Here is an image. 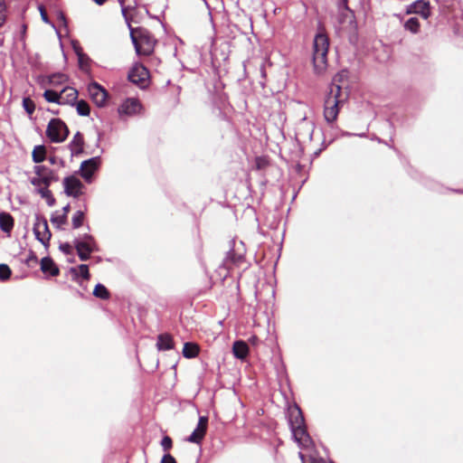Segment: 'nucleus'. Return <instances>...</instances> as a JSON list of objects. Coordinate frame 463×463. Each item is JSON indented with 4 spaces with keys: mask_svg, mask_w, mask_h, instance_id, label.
<instances>
[{
    "mask_svg": "<svg viewBox=\"0 0 463 463\" xmlns=\"http://www.w3.org/2000/svg\"><path fill=\"white\" fill-rule=\"evenodd\" d=\"M74 104L76 105L77 113L80 116L86 117V116L90 115V109L88 102H86L83 99H80L79 101L76 100V102Z\"/></svg>",
    "mask_w": 463,
    "mask_h": 463,
    "instance_id": "obj_31",
    "label": "nucleus"
},
{
    "mask_svg": "<svg viewBox=\"0 0 463 463\" xmlns=\"http://www.w3.org/2000/svg\"><path fill=\"white\" fill-rule=\"evenodd\" d=\"M68 147L71 151V156H78L83 153L84 149V137L83 135L78 131L69 143Z\"/></svg>",
    "mask_w": 463,
    "mask_h": 463,
    "instance_id": "obj_15",
    "label": "nucleus"
},
{
    "mask_svg": "<svg viewBox=\"0 0 463 463\" xmlns=\"http://www.w3.org/2000/svg\"><path fill=\"white\" fill-rule=\"evenodd\" d=\"M339 23L348 24L351 27H356L355 17L354 12L348 7L347 0H340L339 3Z\"/></svg>",
    "mask_w": 463,
    "mask_h": 463,
    "instance_id": "obj_12",
    "label": "nucleus"
},
{
    "mask_svg": "<svg viewBox=\"0 0 463 463\" xmlns=\"http://www.w3.org/2000/svg\"><path fill=\"white\" fill-rule=\"evenodd\" d=\"M203 2H206V0H203Z\"/></svg>",
    "mask_w": 463,
    "mask_h": 463,
    "instance_id": "obj_61",
    "label": "nucleus"
},
{
    "mask_svg": "<svg viewBox=\"0 0 463 463\" xmlns=\"http://www.w3.org/2000/svg\"><path fill=\"white\" fill-rule=\"evenodd\" d=\"M14 228V218L8 213H0V229L6 233H10Z\"/></svg>",
    "mask_w": 463,
    "mask_h": 463,
    "instance_id": "obj_23",
    "label": "nucleus"
},
{
    "mask_svg": "<svg viewBox=\"0 0 463 463\" xmlns=\"http://www.w3.org/2000/svg\"><path fill=\"white\" fill-rule=\"evenodd\" d=\"M260 71H261V76L263 78H265L266 77V71H265L264 65H261Z\"/></svg>",
    "mask_w": 463,
    "mask_h": 463,
    "instance_id": "obj_55",
    "label": "nucleus"
},
{
    "mask_svg": "<svg viewBox=\"0 0 463 463\" xmlns=\"http://www.w3.org/2000/svg\"><path fill=\"white\" fill-rule=\"evenodd\" d=\"M73 50H74V52L76 53L77 56H78V53L84 54V52H82L81 47L79 46V45L73 44Z\"/></svg>",
    "mask_w": 463,
    "mask_h": 463,
    "instance_id": "obj_50",
    "label": "nucleus"
},
{
    "mask_svg": "<svg viewBox=\"0 0 463 463\" xmlns=\"http://www.w3.org/2000/svg\"><path fill=\"white\" fill-rule=\"evenodd\" d=\"M90 58L87 54H80L78 53V62L79 66L81 70H87L90 66Z\"/></svg>",
    "mask_w": 463,
    "mask_h": 463,
    "instance_id": "obj_39",
    "label": "nucleus"
},
{
    "mask_svg": "<svg viewBox=\"0 0 463 463\" xmlns=\"http://www.w3.org/2000/svg\"><path fill=\"white\" fill-rule=\"evenodd\" d=\"M128 80L140 88H146L149 83V71L141 63L133 65L128 72Z\"/></svg>",
    "mask_w": 463,
    "mask_h": 463,
    "instance_id": "obj_8",
    "label": "nucleus"
},
{
    "mask_svg": "<svg viewBox=\"0 0 463 463\" xmlns=\"http://www.w3.org/2000/svg\"><path fill=\"white\" fill-rule=\"evenodd\" d=\"M118 3L127 25H129V22H133L134 16L137 15L138 7H144L146 13H149L147 6L143 4V0H118Z\"/></svg>",
    "mask_w": 463,
    "mask_h": 463,
    "instance_id": "obj_6",
    "label": "nucleus"
},
{
    "mask_svg": "<svg viewBox=\"0 0 463 463\" xmlns=\"http://www.w3.org/2000/svg\"><path fill=\"white\" fill-rule=\"evenodd\" d=\"M329 39L324 33L316 34L313 43V65L317 74H322L327 67Z\"/></svg>",
    "mask_w": 463,
    "mask_h": 463,
    "instance_id": "obj_3",
    "label": "nucleus"
},
{
    "mask_svg": "<svg viewBox=\"0 0 463 463\" xmlns=\"http://www.w3.org/2000/svg\"><path fill=\"white\" fill-rule=\"evenodd\" d=\"M203 2H206V0H203Z\"/></svg>",
    "mask_w": 463,
    "mask_h": 463,
    "instance_id": "obj_59",
    "label": "nucleus"
},
{
    "mask_svg": "<svg viewBox=\"0 0 463 463\" xmlns=\"http://www.w3.org/2000/svg\"><path fill=\"white\" fill-rule=\"evenodd\" d=\"M299 458L302 463H324L325 460L321 458H317L313 453L299 452Z\"/></svg>",
    "mask_w": 463,
    "mask_h": 463,
    "instance_id": "obj_30",
    "label": "nucleus"
},
{
    "mask_svg": "<svg viewBox=\"0 0 463 463\" xmlns=\"http://www.w3.org/2000/svg\"><path fill=\"white\" fill-rule=\"evenodd\" d=\"M232 353L236 358L244 360L249 354V346L242 340L235 341L232 345Z\"/></svg>",
    "mask_w": 463,
    "mask_h": 463,
    "instance_id": "obj_21",
    "label": "nucleus"
},
{
    "mask_svg": "<svg viewBox=\"0 0 463 463\" xmlns=\"http://www.w3.org/2000/svg\"><path fill=\"white\" fill-rule=\"evenodd\" d=\"M93 1H94L97 5H104V4L107 2V0H93Z\"/></svg>",
    "mask_w": 463,
    "mask_h": 463,
    "instance_id": "obj_54",
    "label": "nucleus"
},
{
    "mask_svg": "<svg viewBox=\"0 0 463 463\" xmlns=\"http://www.w3.org/2000/svg\"><path fill=\"white\" fill-rule=\"evenodd\" d=\"M69 128L61 118H52L46 128V137L52 143H61L69 136Z\"/></svg>",
    "mask_w": 463,
    "mask_h": 463,
    "instance_id": "obj_5",
    "label": "nucleus"
},
{
    "mask_svg": "<svg viewBox=\"0 0 463 463\" xmlns=\"http://www.w3.org/2000/svg\"><path fill=\"white\" fill-rule=\"evenodd\" d=\"M203 2H206V0H203Z\"/></svg>",
    "mask_w": 463,
    "mask_h": 463,
    "instance_id": "obj_62",
    "label": "nucleus"
},
{
    "mask_svg": "<svg viewBox=\"0 0 463 463\" xmlns=\"http://www.w3.org/2000/svg\"><path fill=\"white\" fill-rule=\"evenodd\" d=\"M67 222V216L65 214H60L58 212H55L52 214L51 222L58 229Z\"/></svg>",
    "mask_w": 463,
    "mask_h": 463,
    "instance_id": "obj_34",
    "label": "nucleus"
},
{
    "mask_svg": "<svg viewBox=\"0 0 463 463\" xmlns=\"http://www.w3.org/2000/svg\"><path fill=\"white\" fill-rule=\"evenodd\" d=\"M48 160H49V162L52 165H55L57 163V157L56 156H50Z\"/></svg>",
    "mask_w": 463,
    "mask_h": 463,
    "instance_id": "obj_53",
    "label": "nucleus"
},
{
    "mask_svg": "<svg viewBox=\"0 0 463 463\" xmlns=\"http://www.w3.org/2000/svg\"><path fill=\"white\" fill-rule=\"evenodd\" d=\"M160 444L163 450L167 452L173 447V440L169 436H164L163 439H161Z\"/></svg>",
    "mask_w": 463,
    "mask_h": 463,
    "instance_id": "obj_42",
    "label": "nucleus"
},
{
    "mask_svg": "<svg viewBox=\"0 0 463 463\" xmlns=\"http://www.w3.org/2000/svg\"><path fill=\"white\" fill-rule=\"evenodd\" d=\"M157 349L160 351L171 350L174 348L173 338L169 334H160L157 336Z\"/></svg>",
    "mask_w": 463,
    "mask_h": 463,
    "instance_id": "obj_22",
    "label": "nucleus"
},
{
    "mask_svg": "<svg viewBox=\"0 0 463 463\" xmlns=\"http://www.w3.org/2000/svg\"><path fill=\"white\" fill-rule=\"evenodd\" d=\"M77 269L79 270V273L80 275L84 279H89L90 275V271H89V267L88 265L86 264H80L78 266V268H71V271L72 273H75L77 274Z\"/></svg>",
    "mask_w": 463,
    "mask_h": 463,
    "instance_id": "obj_36",
    "label": "nucleus"
},
{
    "mask_svg": "<svg viewBox=\"0 0 463 463\" xmlns=\"http://www.w3.org/2000/svg\"><path fill=\"white\" fill-rule=\"evenodd\" d=\"M41 270L51 277H56L60 274V269L50 257H44L41 260Z\"/></svg>",
    "mask_w": 463,
    "mask_h": 463,
    "instance_id": "obj_17",
    "label": "nucleus"
},
{
    "mask_svg": "<svg viewBox=\"0 0 463 463\" xmlns=\"http://www.w3.org/2000/svg\"><path fill=\"white\" fill-rule=\"evenodd\" d=\"M132 22L127 25L130 32V39L134 45L137 55L149 56L154 52L157 43L154 35L144 27L133 28Z\"/></svg>",
    "mask_w": 463,
    "mask_h": 463,
    "instance_id": "obj_2",
    "label": "nucleus"
},
{
    "mask_svg": "<svg viewBox=\"0 0 463 463\" xmlns=\"http://www.w3.org/2000/svg\"><path fill=\"white\" fill-rule=\"evenodd\" d=\"M308 128H309V130H310L308 135H309V137H311V136H312V132H313V127H312V125H311V124H310V126L308 127Z\"/></svg>",
    "mask_w": 463,
    "mask_h": 463,
    "instance_id": "obj_56",
    "label": "nucleus"
},
{
    "mask_svg": "<svg viewBox=\"0 0 463 463\" xmlns=\"http://www.w3.org/2000/svg\"><path fill=\"white\" fill-rule=\"evenodd\" d=\"M407 14H417L428 19L430 16V3L425 0H417L408 6Z\"/></svg>",
    "mask_w": 463,
    "mask_h": 463,
    "instance_id": "obj_14",
    "label": "nucleus"
},
{
    "mask_svg": "<svg viewBox=\"0 0 463 463\" xmlns=\"http://www.w3.org/2000/svg\"><path fill=\"white\" fill-rule=\"evenodd\" d=\"M23 107L24 110L28 113V115H33L35 110V103L29 97L23 99Z\"/></svg>",
    "mask_w": 463,
    "mask_h": 463,
    "instance_id": "obj_37",
    "label": "nucleus"
},
{
    "mask_svg": "<svg viewBox=\"0 0 463 463\" xmlns=\"http://www.w3.org/2000/svg\"><path fill=\"white\" fill-rule=\"evenodd\" d=\"M43 98L48 102L56 103L59 105H61V99H62L59 91L52 90H46L43 93Z\"/></svg>",
    "mask_w": 463,
    "mask_h": 463,
    "instance_id": "obj_27",
    "label": "nucleus"
},
{
    "mask_svg": "<svg viewBox=\"0 0 463 463\" xmlns=\"http://www.w3.org/2000/svg\"><path fill=\"white\" fill-rule=\"evenodd\" d=\"M80 239L81 241H87V242H89V244H92L93 246H96L94 238L90 234L85 233Z\"/></svg>",
    "mask_w": 463,
    "mask_h": 463,
    "instance_id": "obj_47",
    "label": "nucleus"
},
{
    "mask_svg": "<svg viewBox=\"0 0 463 463\" xmlns=\"http://www.w3.org/2000/svg\"><path fill=\"white\" fill-rule=\"evenodd\" d=\"M6 21V4L5 0H0V28Z\"/></svg>",
    "mask_w": 463,
    "mask_h": 463,
    "instance_id": "obj_41",
    "label": "nucleus"
},
{
    "mask_svg": "<svg viewBox=\"0 0 463 463\" xmlns=\"http://www.w3.org/2000/svg\"><path fill=\"white\" fill-rule=\"evenodd\" d=\"M342 88L339 85L330 86L329 92L324 102V118L328 124H333L339 114V103Z\"/></svg>",
    "mask_w": 463,
    "mask_h": 463,
    "instance_id": "obj_4",
    "label": "nucleus"
},
{
    "mask_svg": "<svg viewBox=\"0 0 463 463\" xmlns=\"http://www.w3.org/2000/svg\"><path fill=\"white\" fill-rule=\"evenodd\" d=\"M100 159L99 156L91 157L81 163L80 172L84 180L90 182L93 173L98 169Z\"/></svg>",
    "mask_w": 463,
    "mask_h": 463,
    "instance_id": "obj_13",
    "label": "nucleus"
},
{
    "mask_svg": "<svg viewBox=\"0 0 463 463\" xmlns=\"http://www.w3.org/2000/svg\"><path fill=\"white\" fill-rule=\"evenodd\" d=\"M38 193L41 194L43 198L46 199L47 204L49 206H53L55 204V198L53 197L52 192L48 189V187L39 188Z\"/></svg>",
    "mask_w": 463,
    "mask_h": 463,
    "instance_id": "obj_33",
    "label": "nucleus"
},
{
    "mask_svg": "<svg viewBox=\"0 0 463 463\" xmlns=\"http://www.w3.org/2000/svg\"><path fill=\"white\" fill-rule=\"evenodd\" d=\"M68 80V77L63 73H53L49 76L48 81L51 85H61Z\"/></svg>",
    "mask_w": 463,
    "mask_h": 463,
    "instance_id": "obj_32",
    "label": "nucleus"
},
{
    "mask_svg": "<svg viewBox=\"0 0 463 463\" xmlns=\"http://www.w3.org/2000/svg\"><path fill=\"white\" fill-rule=\"evenodd\" d=\"M161 463H177L175 458L169 453H165L161 459Z\"/></svg>",
    "mask_w": 463,
    "mask_h": 463,
    "instance_id": "obj_45",
    "label": "nucleus"
},
{
    "mask_svg": "<svg viewBox=\"0 0 463 463\" xmlns=\"http://www.w3.org/2000/svg\"><path fill=\"white\" fill-rule=\"evenodd\" d=\"M285 417L288 420L294 439L299 446H307L311 442V438L307 430L301 407H287Z\"/></svg>",
    "mask_w": 463,
    "mask_h": 463,
    "instance_id": "obj_1",
    "label": "nucleus"
},
{
    "mask_svg": "<svg viewBox=\"0 0 463 463\" xmlns=\"http://www.w3.org/2000/svg\"><path fill=\"white\" fill-rule=\"evenodd\" d=\"M59 249L65 255H71L73 253L72 246L69 242L61 243Z\"/></svg>",
    "mask_w": 463,
    "mask_h": 463,
    "instance_id": "obj_44",
    "label": "nucleus"
},
{
    "mask_svg": "<svg viewBox=\"0 0 463 463\" xmlns=\"http://www.w3.org/2000/svg\"><path fill=\"white\" fill-rule=\"evenodd\" d=\"M64 193L68 196L79 197L82 194L83 184L74 175L66 176L63 179Z\"/></svg>",
    "mask_w": 463,
    "mask_h": 463,
    "instance_id": "obj_9",
    "label": "nucleus"
},
{
    "mask_svg": "<svg viewBox=\"0 0 463 463\" xmlns=\"http://www.w3.org/2000/svg\"><path fill=\"white\" fill-rule=\"evenodd\" d=\"M33 172L39 177H48L49 186L52 182L58 181V176L56 175L54 171L46 167L45 165H35L33 167Z\"/></svg>",
    "mask_w": 463,
    "mask_h": 463,
    "instance_id": "obj_20",
    "label": "nucleus"
},
{
    "mask_svg": "<svg viewBox=\"0 0 463 463\" xmlns=\"http://www.w3.org/2000/svg\"><path fill=\"white\" fill-rule=\"evenodd\" d=\"M37 261H38L37 257L35 256V254L33 251H31L29 256L25 260V264L27 266H31L32 263H37Z\"/></svg>",
    "mask_w": 463,
    "mask_h": 463,
    "instance_id": "obj_46",
    "label": "nucleus"
},
{
    "mask_svg": "<svg viewBox=\"0 0 463 463\" xmlns=\"http://www.w3.org/2000/svg\"><path fill=\"white\" fill-rule=\"evenodd\" d=\"M61 105H74L78 98V90L71 87H65L61 91Z\"/></svg>",
    "mask_w": 463,
    "mask_h": 463,
    "instance_id": "obj_18",
    "label": "nucleus"
},
{
    "mask_svg": "<svg viewBox=\"0 0 463 463\" xmlns=\"http://www.w3.org/2000/svg\"><path fill=\"white\" fill-rule=\"evenodd\" d=\"M73 243L77 252H94L96 250V246L89 244L87 241H81L80 239H75Z\"/></svg>",
    "mask_w": 463,
    "mask_h": 463,
    "instance_id": "obj_26",
    "label": "nucleus"
},
{
    "mask_svg": "<svg viewBox=\"0 0 463 463\" xmlns=\"http://www.w3.org/2000/svg\"><path fill=\"white\" fill-rule=\"evenodd\" d=\"M257 169H265L269 165V160L264 156H258L255 160Z\"/></svg>",
    "mask_w": 463,
    "mask_h": 463,
    "instance_id": "obj_43",
    "label": "nucleus"
},
{
    "mask_svg": "<svg viewBox=\"0 0 463 463\" xmlns=\"http://www.w3.org/2000/svg\"><path fill=\"white\" fill-rule=\"evenodd\" d=\"M208 427V417L200 416L196 428L192 434L186 438V441L200 444L205 437Z\"/></svg>",
    "mask_w": 463,
    "mask_h": 463,
    "instance_id": "obj_11",
    "label": "nucleus"
},
{
    "mask_svg": "<svg viewBox=\"0 0 463 463\" xmlns=\"http://www.w3.org/2000/svg\"><path fill=\"white\" fill-rule=\"evenodd\" d=\"M70 211V204H67L65 205L63 208H62V212L63 213L62 214H65L67 216L68 213Z\"/></svg>",
    "mask_w": 463,
    "mask_h": 463,
    "instance_id": "obj_52",
    "label": "nucleus"
},
{
    "mask_svg": "<svg viewBox=\"0 0 463 463\" xmlns=\"http://www.w3.org/2000/svg\"><path fill=\"white\" fill-rule=\"evenodd\" d=\"M249 342L252 345H257L259 343V338L257 335H251L250 338H249Z\"/></svg>",
    "mask_w": 463,
    "mask_h": 463,
    "instance_id": "obj_51",
    "label": "nucleus"
},
{
    "mask_svg": "<svg viewBox=\"0 0 463 463\" xmlns=\"http://www.w3.org/2000/svg\"><path fill=\"white\" fill-rule=\"evenodd\" d=\"M91 253H92V252H81V251L77 252V254H78V256H79V258H80V260L81 261H86V260H88L90 258V254H91Z\"/></svg>",
    "mask_w": 463,
    "mask_h": 463,
    "instance_id": "obj_49",
    "label": "nucleus"
},
{
    "mask_svg": "<svg viewBox=\"0 0 463 463\" xmlns=\"http://www.w3.org/2000/svg\"><path fill=\"white\" fill-rule=\"evenodd\" d=\"M198 354H199V347L196 344L187 342L184 345L183 355L185 358H189V359L194 358L198 355Z\"/></svg>",
    "mask_w": 463,
    "mask_h": 463,
    "instance_id": "obj_25",
    "label": "nucleus"
},
{
    "mask_svg": "<svg viewBox=\"0 0 463 463\" xmlns=\"http://www.w3.org/2000/svg\"><path fill=\"white\" fill-rule=\"evenodd\" d=\"M39 11H40V14H41L42 20L44 23L48 24L49 23V18H48L46 11H45V9H44V7L43 5L39 6Z\"/></svg>",
    "mask_w": 463,
    "mask_h": 463,
    "instance_id": "obj_48",
    "label": "nucleus"
},
{
    "mask_svg": "<svg viewBox=\"0 0 463 463\" xmlns=\"http://www.w3.org/2000/svg\"><path fill=\"white\" fill-rule=\"evenodd\" d=\"M91 100L98 106L103 107L108 98L107 90L98 82H92L88 87Z\"/></svg>",
    "mask_w": 463,
    "mask_h": 463,
    "instance_id": "obj_10",
    "label": "nucleus"
},
{
    "mask_svg": "<svg viewBox=\"0 0 463 463\" xmlns=\"http://www.w3.org/2000/svg\"><path fill=\"white\" fill-rule=\"evenodd\" d=\"M33 233L35 239L39 241L45 247L49 246V241L52 237V233L48 227L47 220L41 214H35V222L33 223Z\"/></svg>",
    "mask_w": 463,
    "mask_h": 463,
    "instance_id": "obj_7",
    "label": "nucleus"
},
{
    "mask_svg": "<svg viewBox=\"0 0 463 463\" xmlns=\"http://www.w3.org/2000/svg\"><path fill=\"white\" fill-rule=\"evenodd\" d=\"M46 147L43 145L35 146L33 153L32 159L34 163L39 164L46 159Z\"/></svg>",
    "mask_w": 463,
    "mask_h": 463,
    "instance_id": "obj_24",
    "label": "nucleus"
},
{
    "mask_svg": "<svg viewBox=\"0 0 463 463\" xmlns=\"http://www.w3.org/2000/svg\"><path fill=\"white\" fill-rule=\"evenodd\" d=\"M84 213L80 210L77 211L71 219V224L73 229H78L83 224Z\"/></svg>",
    "mask_w": 463,
    "mask_h": 463,
    "instance_id": "obj_35",
    "label": "nucleus"
},
{
    "mask_svg": "<svg viewBox=\"0 0 463 463\" xmlns=\"http://www.w3.org/2000/svg\"><path fill=\"white\" fill-rule=\"evenodd\" d=\"M244 259L245 258L242 253H238L232 249L227 252V255L223 260V266L227 269H231L232 266H240L244 261Z\"/></svg>",
    "mask_w": 463,
    "mask_h": 463,
    "instance_id": "obj_16",
    "label": "nucleus"
},
{
    "mask_svg": "<svg viewBox=\"0 0 463 463\" xmlns=\"http://www.w3.org/2000/svg\"><path fill=\"white\" fill-rule=\"evenodd\" d=\"M203 2H206V0H203Z\"/></svg>",
    "mask_w": 463,
    "mask_h": 463,
    "instance_id": "obj_60",
    "label": "nucleus"
},
{
    "mask_svg": "<svg viewBox=\"0 0 463 463\" xmlns=\"http://www.w3.org/2000/svg\"><path fill=\"white\" fill-rule=\"evenodd\" d=\"M260 411H261V412H260V413H261V414H264V410H263L262 408L260 409Z\"/></svg>",
    "mask_w": 463,
    "mask_h": 463,
    "instance_id": "obj_58",
    "label": "nucleus"
},
{
    "mask_svg": "<svg viewBox=\"0 0 463 463\" xmlns=\"http://www.w3.org/2000/svg\"><path fill=\"white\" fill-rule=\"evenodd\" d=\"M140 104L136 99H127L118 109V112L126 115L136 114Z\"/></svg>",
    "mask_w": 463,
    "mask_h": 463,
    "instance_id": "obj_19",
    "label": "nucleus"
},
{
    "mask_svg": "<svg viewBox=\"0 0 463 463\" xmlns=\"http://www.w3.org/2000/svg\"><path fill=\"white\" fill-rule=\"evenodd\" d=\"M31 184L36 187H40L43 185V187H49V179L48 177H33L31 179Z\"/></svg>",
    "mask_w": 463,
    "mask_h": 463,
    "instance_id": "obj_38",
    "label": "nucleus"
},
{
    "mask_svg": "<svg viewBox=\"0 0 463 463\" xmlns=\"http://www.w3.org/2000/svg\"><path fill=\"white\" fill-rule=\"evenodd\" d=\"M420 21L417 17H411L404 24V28L412 33H417L420 31Z\"/></svg>",
    "mask_w": 463,
    "mask_h": 463,
    "instance_id": "obj_29",
    "label": "nucleus"
},
{
    "mask_svg": "<svg viewBox=\"0 0 463 463\" xmlns=\"http://www.w3.org/2000/svg\"><path fill=\"white\" fill-rule=\"evenodd\" d=\"M286 405H291V404H290L288 402H287V404H286ZM292 405L297 406L298 404H297L296 402H293V404H292Z\"/></svg>",
    "mask_w": 463,
    "mask_h": 463,
    "instance_id": "obj_57",
    "label": "nucleus"
},
{
    "mask_svg": "<svg viewBox=\"0 0 463 463\" xmlns=\"http://www.w3.org/2000/svg\"><path fill=\"white\" fill-rule=\"evenodd\" d=\"M93 295L96 298H99L103 300L109 299L110 297V294H109V290L107 289V288L100 283H99L95 286L94 290H93Z\"/></svg>",
    "mask_w": 463,
    "mask_h": 463,
    "instance_id": "obj_28",
    "label": "nucleus"
},
{
    "mask_svg": "<svg viewBox=\"0 0 463 463\" xmlns=\"http://www.w3.org/2000/svg\"><path fill=\"white\" fill-rule=\"evenodd\" d=\"M12 271L8 265L0 264V279L6 280L11 277Z\"/></svg>",
    "mask_w": 463,
    "mask_h": 463,
    "instance_id": "obj_40",
    "label": "nucleus"
}]
</instances>
